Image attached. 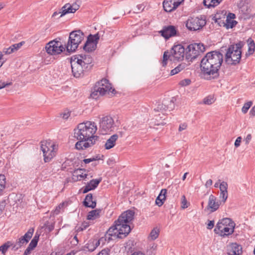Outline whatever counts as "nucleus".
Returning a JSON list of instances; mask_svg holds the SVG:
<instances>
[{"label":"nucleus","mask_w":255,"mask_h":255,"mask_svg":"<svg viewBox=\"0 0 255 255\" xmlns=\"http://www.w3.org/2000/svg\"><path fill=\"white\" fill-rule=\"evenodd\" d=\"M97 128L94 122L87 121L78 124L74 129V137L78 141L75 144L78 150H83L91 147L96 143L99 136L94 135Z\"/></svg>","instance_id":"obj_1"},{"label":"nucleus","mask_w":255,"mask_h":255,"mask_svg":"<svg viewBox=\"0 0 255 255\" xmlns=\"http://www.w3.org/2000/svg\"><path fill=\"white\" fill-rule=\"evenodd\" d=\"M223 50L220 49L209 52L201 61V70L207 76L208 80L217 79L220 76V69L223 62Z\"/></svg>","instance_id":"obj_2"},{"label":"nucleus","mask_w":255,"mask_h":255,"mask_svg":"<svg viewBox=\"0 0 255 255\" xmlns=\"http://www.w3.org/2000/svg\"><path fill=\"white\" fill-rule=\"evenodd\" d=\"M135 212L131 210H128L123 213L116 220L114 224L107 231L106 236H109L108 240H113L112 237L123 239L125 238L131 230L130 224L134 220ZM107 238V236H106Z\"/></svg>","instance_id":"obj_3"},{"label":"nucleus","mask_w":255,"mask_h":255,"mask_svg":"<svg viewBox=\"0 0 255 255\" xmlns=\"http://www.w3.org/2000/svg\"><path fill=\"white\" fill-rule=\"evenodd\" d=\"M243 46L244 43L242 41L229 45L225 54L226 62H228L230 60L232 65H236L240 63L242 57L241 49Z\"/></svg>","instance_id":"obj_4"},{"label":"nucleus","mask_w":255,"mask_h":255,"mask_svg":"<svg viewBox=\"0 0 255 255\" xmlns=\"http://www.w3.org/2000/svg\"><path fill=\"white\" fill-rule=\"evenodd\" d=\"M84 39V34L80 29L74 30L69 34L68 42L65 44L66 51L71 53L76 51L79 44Z\"/></svg>","instance_id":"obj_5"},{"label":"nucleus","mask_w":255,"mask_h":255,"mask_svg":"<svg viewBox=\"0 0 255 255\" xmlns=\"http://www.w3.org/2000/svg\"><path fill=\"white\" fill-rule=\"evenodd\" d=\"M206 48L203 43H192L189 44L186 49V59L193 62L201 53L205 51Z\"/></svg>","instance_id":"obj_6"},{"label":"nucleus","mask_w":255,"mask_h":255,"mask_svg":"<svg viewBox=\"0 0 255 255\" xmlns=\"http://www.w3.org/2000/svg\"><path fill=\"white\" fill-rule=\"evenodd\" d=\"M116 127L113 119L111 116H107L100 120L99 130L102 134H106L108 132L114 131Z\"/></svg>","instance_id":"obj_7"},{"label":"nucleus","mask_w":255,"mask_h":255,"mask_svg":"<svg viewBox=\"0 0 255 255\" xmlns=\"http://www.w3.org/2000/svg\"><path fill=\"white\" fill-rule=\"evenodd\" d=\"M57 39L58 38H56L46 44L45 48L48 54L51 55H58L65 50V46H64Z\"/></svg>","instance_id":"obj_8"},{"label":"nucleus","mask_w":255,"mask_h":255,"mask_svg":"<svg viewBox=\"0 0 255 255\" xmlns=\"http://www.w3.org/2000/svg\"><path fill=\"white\" fill-rule=\"evenodd\" d=\"M206 24L204 15L200 17H190L186 23V26L190 31H196L201 29Z\"/></svg>","instance_id":"obj_9"},{"label":"nucleus","mask_w":255,"mask_h":255,"mask_svg":"<svg viewBox=\"0 0 255 255\" xmlns=\"http://www.w3.org/2000/svg\"><path fill=\"white\" fill-rule=\"evenodd\" d=\"M235 227V226H233V227H222V226L221 225V223H218L214 230V232L215 234H219L221 237L225 238L232 235L234 233Z\"/></svg>","instance_id":"obj_10"},{"label":"nucleus","mask_w":255,"mask_h":255,"mask_svg":"<svg viewBox=\"0 0 255 255\" xmlns=\"http://www.w3.org/2000/svg\"><path fill=\"white\" fill-rule=\"evenodd\" d=\"M185 53V48L181 44H177L172 47L170 51L173 57L171 60L181 61L183 59Z\"/></svg>","instance_id":"obj_11"},{"label":"nucleus","mask_w":255,"mask_h":255,"mask_svg":"<svg viewBox=\"0 0 255 255\" xmlns=\"http://www.w3.org/2000/svg\"><path fill=\"white\" fill-rule=\"evenodd\" d=\"M71 66L72 74L75 78H79L84 74V68H86L81 63L77 60L73 61L71 59Z\"/></svg>","instance_id":"obj_12"},{"label":"nucleus","mask_w":255,"mask_h":255,"mask_svg":"<svg viewBox=\"0 0 255 255\" xmlns=\"http://www.w3.org/2000/svg\"><path fill=\"white\" fill-rule=\"evenodd\" d=\"M177 33L178 31L176 27L172 25L164 26L162 29L159 31L160 35L166 40L177 35Z\"/></svg>","instance_id":"obj_13"},{"label":"nucleus","mask_w":255,"mask_h":255,"mask_svg":"<svg viewBox=\"0 0 255 255\" xmlns=\"http://www.w3.org/2000/svg\"><path fill=\"white\" fill-rule=\"evenodd\" d=\"M95 86L97 88L101 89V91H105V94L108 92L112 93V95H115L117 92L114 88L111 87V84L109 83V81L105 78L102 79L100 81L96 83Z\"/></svg>","instance_id":"obj_14"},{"label":"nucleus","mask_w":255,"mask_h":255,"mask_svg":"<svg viewBox=\"0 0 255 255\" xmlns=\"http://www.w3.org/2000/svg\"><path fill=\"white\" fill-rule=\"evenodd\" d=\"M184 0H164L163 2L164 10L170 12L175 10Z\"/></svg>","instance_id":"obj_15"},{"label":"nucleus","mask_w":255,"mask_h":255,"mask_svg":"<svg viewBox=\"0 0 255 255\" xmlns=\"http://www.w3.org/2000/svg\"><path fill=\"white\" fill-rule=\"evenodd\" d=\"M41 150L43 152L44 160L45 162H49L55 155L53 149H50L47 145V142H41Z\"/></svg>","instance_id":"obj_16"},{"label":"nucleus","mask_w":255,"mask_h":255,"mask_svg":"<svg viewBox=\"0 0 255 255\" xmlns=\"http://www.w3.org/2000/svg\"><path fill=\"white\" fill-rule=\"evenodd\" d=\"M71 60L75 61L77 60L78 61L81 63L86 68L93 61V59L90 55H86L85 54H81L74 55L71 57Z\"/></svg>","instance_id":"obj_17"},{"label":"nucleus","mask_w":255,"mask_h":255,"mask_svg":"<svg viewBox=\"0 0 255 255\" xmlns=\"http://www.w3.org/2000/svg\"><path fill=\"white\" fill-rule=\"evenodd\" d=\"M242 246L236 243L230 245L228 249V255H241L242 254Z\"/></svg>","instance_id":"obj_18"},{"label":"nucleus","mask_w":255,"mask_h":255,"mask_svg":"<svg viewBox=\"0 0 255 255\" xmlns=\"http://www.w3.org/2000/svg\"><path fill=\"white\" fill-rule=\"evenodd\" d=\"M216 200V197L213 194L209 196L207 210H210V213H213L219 208L220 203Z\"/></svg>","instance_id":"obj_19"},{"label":"nucleus","mask_w":255,"mask_h":255,"mask_svg":"<svg viewBox=\"0 0 255 255\" xmlns=\"http://www.w3.org/2000/svg\"><path fill=\"white\" fill-rule=\"evenodd\" d=\"M102 178L101 177L91 180L85 186L83 187V193L85 194L91 190L95 189L102 181Z\"/></svg>","instance_id":"obj_20"},{"label":"nucleus","mask_w":255,"mask_h":255,"mask_svg":"<svg viewBox=\"0 0 255 255\" xmlns=\"http://www.w3.org/2000/svg\"><path fill=\"white\" fill-rule=\"evenodd\" d=\"M83 204L85 207L94 209L96 207V200H93V195L89 193L86 196L83 202Z\"/></svg>","instance_id":"obj_21"},{"label":"nucleus","mask_w":255,"mask_h":255,"mask_svg":"<svg viewBox=\"0 0 255 255\" xmlns=\"http://www.w3.org/2000/svg\"><path fill=\"white\" fill-rule=\"evenodd\" d=\"M167 190L166 189H162L155 200V204L159 207L161 206L166 200Z\"/></svg>","instance_id":"obj_22"},{"label":"nucleus","mask_w":255,"mask_h":255,"mask_svg":"<svg viewBox=\"0 0 255 255\" xmlns=\"http://www.w3.org/2000/svg\"><path fill=\"white\" fill-rule=\"evenodd\" d=\"M73 8L71 6V4L70 3H67L64 4L62 8L60 9L59 13H61V15L59 17L65 15L69 13H74Z\"/></svg>","instance_id":"obj_23"},{"label":"nucleus","mask_w":255,"mask_h":255,"mask_svg":"<svg viewBox=\"0 0 255 255\" xmlns=\"http://www.w3.org/2000/svg\"><path fill=\"white\" fill-rule=\"evenodd\" d=\"M118 136L117 134H114L110 136L105 144V149H110L114 147L116 144V141L118 138Z\"/></svg>","instance_id":"obj_24"},{"label":"nucleus","mask_w":255,"mask_h":255,"mask_svg":"<svg viewBox=\"0 0 255 255\" xmlns=\"http://www.w3.org/2000/svg\"><path fill=\"white\" fill-rule=\"evenodd\" d=\"M176 99L175 97H172L169 100L168 99H164L163 101L162 105L164 106V110H172L174 108V103Z\"/></svg>","instance_id":"obj_25"},{"label":"nucleus","mask_w":255,"mask_h":255,"mask_svg":"<svg viewBox=\"0 0 255 255\" xmlns=\"http://www.w3.org/2000/svg\"><path fill=\"white\" fill-rule=\"evenodd\" d=\"M105 95V91H101V89L97 88V86H94L92 89L90 96L93 99H97L99 96H104Z\"/></svg>","instance_id":"obj_26"},{"label":"nucleus","mask_w":255,"mask_h":255,"mask_svg":"<svg viewBox=\"0 0 255 255\" xmlns=\"http://www.w3.org/2000/svg\"><path fill=\"white\" fill-rule=\"evenodd\" d=\"M102 211L101 209H96L89 212L87 216V219L88 220H93L100 217V214Z\"/></svg>","instance_id":"obj_27"},{"label":"nucleus","mask_w":255,"mask_h":255,"mask_svg":"<svg viewBox=\"0 0 255 255\" xmlns=\"http://www.w3.org/2000/svg\"><path fill=\"white\" fill-rule=\"evenodd\" d=\"M97 48L95 44H92L89 41H86L83 46V50L87 52H91L94 51Z\"/></svg>","instance_id":"obj_28"},{"label":"nucleus","mask_w":255,"mask_h":255,"mask_svg":"<svg viewBox=\"0 0 255 255\" xmlns=\"http://www.w3.org/2000/svg\"><path fill=\"white\" fill-rule=\"evenodd\" d=\"M100 35L99 33H97L95 34L92 35L90 34L87 37V39L86 41H89V42L92 44H95L96 46L98 43V41L100 39Z\"/></svg>","instance_id":"obj_29"},{"label":"nucleus","mask_w":255,"mask_h":255,"mask_svg":"<svg viewBox=\"0 0 255 255\" xmlns=\"http://www.w3.org/2000/svg\"><path fill=\"white\" fill-rule=\"evenodd\" d=\"M218 223H221L222 227L230 226L233 227L235 226V223L230 218H224L221 221H219Z\"/></svg>","instance_id":"obj_30"},{"label":"nucleus","mask_w":255,"mask_h":255,"mask_svg":"<svg viewBox=\"0 0 255 255\" xmlns=\"http://www.w3.org/2000/svg\"><path fill=\"white\" fill-rule=\"evenodd\" d=\"M186 65L185 63H182L179 64L177 67L171 71L170 75L172 76L178 73L181 71L185 69Z\"/></svg>","instance_id":"obj_31"},{"label":"nucleus","mask_w":255,"mask_h":255,"mask_svg":"<svg viewBox=\"0 0 255 255\" xmlns=\"http://www.w3.org/2000/svg\"><path fill=\"white\" fill-rule=\"evenodd\" d=\"M6 178L4 175L0 174V195L3 194L5 188Z\"/></svg>","instance_id":"obj_32"},{"label":"nucleus","mask_w":255,"mask_h":255,"mask_svg":"<svg viewBox=\"0 0 255 255\" xmlns=\"http://www.w3.org/2000/svg\"><path fill=\"white\" fill-rule=\"evenodd\" d=\"M92 240H90L88 243L84 246L83 250L88 251L90 252H93L95 250Z\"/></svg>","instance_id":"obj_33"},{"label":"nucleus","mask_w":255,"mask_h":255,"mask_svg":"<svg viewBox=\"0 0 255 255\" xmlns=\"http://www.w3.org/2000/svg\"><path fill=\"white\" fill-rule=\"evenodd\" d=\"M171 56V54L168 50L164 52L161 63L163 67H165L167 65V60Z\"/></svg>","instance_id":"obj_34"},{"label":"nucleus","mask_w":255,"mask_h":255,"mask_svg":"<svg viewBox=\"0 0 255 255\" xmlns=\"http://www.w3.org/2000/svg\"><path fill=\"white\" fill-rule=\"evenodd\" d=\"M238 22L235 20L226 19L225 27L227 29L233 28L235 27Z\"/></svg>","instance_id":"obj_35"},{"label":"nucleus","mask_w":255,"mask_h":255,"mask_svg":"<svg viewBox=\"0 0 255 255\" xmlns=\"http://www.w3.org/2000/svg\"><path fill=\"white\" fill-rule=\"evenodd\" d=\"M248 42L249 45L248 51L250 52V54H252L255 50V41L251 38H250L248 40Z\"/></svg>","instance_id":"obj_36"},{"label":"nucleus","mask_w":255,"mask_h":255,"mask_svg":"<svg viewBox=\"0 0 255 255\" xmlns=\"http://www.w3.org/2000/svg\"><path fill=\"white\" fill-rule=\"evenodd\" d=\"M12 245H13V243H12L10 241H7L2 245L0 246V251L1 252L2 254H5V253L7 252L8 249Z\"/></svg>","instance_id":"obj_37"},{"label":"nucleus","mask_w":255,"mask_h":255,"mask_svg":"<svg viewBox=\"0 0 255 255\" xmlns=\"http://www.w3.org/2000/svg\"><path fill=\"white\" fill-rule=\"evenodd\" d=\"M34 228H30L28 229V231L22 236V237L23 238V240H26L28 242H29V241L30 239L32 238V236L34 233Z\"/></svg>","instance_id":"obj_38"},{"label":"nucleus","mask_w":255,"mask_h":255,"mask_svg":"<svg viewBox=\"0 0 255 255\" xmlns=\"http://www.w3.org/2000/svg\"><path fill=\"white\" fill-rule=\"evenodd\" d=\"M159 234V230L157 228H155L151 231L150 233V237L152 240H154L158 238Z\"/></svg>","instance_id":"obj_39"},{"label":"nucleus","mask_w":255,"mask_h":255,"mask_svg":"<svg viewBox=\"0 0 255 255\" xmlns=\"http://www.w3.org/2000/svg\"><path fill=\"white\" fill-rule=\"evenodd\" d=\"M54 223H51L49 221H47L44 225L45 230L48 232H51L54 228Z\"/></svg>","instance_id":"obj_40"},{"label":"nucleus","mask_w":255,"mask_h":255,"mask_svg":"<svg viewBox=\"0 0 255 255\" xmlns=\"http://www.w3.org/2000/svg\"><path fill=\"white\" fill-rule=\"evenodd\" d=\"M214 102L215 100L212 95H209L203 99V103L206 105H211Z\"/></svg>","instance_id":"obj_41"},{"label":"nucleus","mask_w":255,"mask_h":255,"mask_svg":"<svg viewBox=\"0 0 255 255\" xmlns=\"http://www.w3.org/2000/svg\"><path fill=\"white\" fill-rule=\"evenodd\" d=\"M253 105V102L252 101H249L247 103H246L243 106L242 111L244 114H246L248 112L249 109L250 108V107Z\"/></svg>","instance_id":"obj_42"},{"label":"nucleus","mask_w":255,"mask_h":255,"mask_svg":"<svg viewBox=\"0 0 255 255\" xmlns=\"http://www.w3.org/2000/svg\"><path fill=\"white\" fill-rule=\"evenodd\" d=\"M81 3V1L80 0H77L75 2L71 4V6L72 8H73V11L74 13L79 9L80 8V4Z\"/></svg>","instance_id":"obj_43"},{"label":"nucleus","mask_w":255,"mask_h":255,"mask_svg":"<svg viewBox=\"0 0 255 255\" xmlns=\"http://www.w3.org/2000/svg\"><path fill=\"white\" fill-rule=\"evenodd\" d=\"M221 2V0H211L208 4V8L214 7Z\"/></svg>","instance_id":"obj_44"},{"label":"nucleus","mask_w":255,"mask_h":255,"mask_svg":"<svg viewBox=\"0 0 255 255\" xmlns=\"http://www.w3.org/2000/svg\"><path fill=\"white\" fill-rule=\"evenodd\" d=\"M145 8V6L143 4L137 5L135 11H133L134 13H139L142 11Z\"/></svg>","instance_id":"obj_45"},{"label":"nucleus","mask_w":255,"mask_h":255,"mask_svg":"<svg viewBox=\"0 0 255 255\" xmlns=\"http://www.w3.org/2000/svg\"><path fill=\"white\" fill-rule=\"evenodd\" d=\"M219 187L221 192H222V191L223 192H228V184L227 182L223 181L221 183Z\"/></svg>","instance_id":"obj_46"},{"label":"nucleus","mask_w":255,"mask_h":255,"mask_svg":"<svg viewBox=\"0 0 255 255\" xmlns=\"http://www.w3.org/2000/svg\"><path fill=\"white\" fill-rule=\"evenodd\" d=\"M188 207V202L184 195L182 196L181 208L183 209L187 208Z\"/></svg>","instance_id":"obj_47"},{"label":"nucleus","mask_w":255,"mask_h":255,"mask_svg":"<svg viewBox=\"0 0 255 255\" xmlns=\"http://www.w3.org/2000/svg\"><path fill=\"white\" fill-rule=\"evenodd\" d=\"M191 80L189 79H185L180 81L179 84L181 86H186L190 85Z\"/></svg>","instance_id":"obj_48"},{"label":"nucleus","mask_w":255,"mask_h":255,"mask_svg":"<svg viewBox=\"0 0 255 255\" xmlns=\"http://www.w3.org/2000/svg\"><path fill=\"white\" fill-rule=\"evenodd\" d=\"M16 242L21 246L22 247L24 245H26L28 242L25 240H23V238L21 237L20 238L17 239Z\"/></svg>","instance_id":"obj_49"},{"label":"nucleus","mask_w":255,"mask_h":255,"mask_svg":"<svg viewBox=\"0 0 255 255\" xmlns=\"http://www.w3.org/2000/svg\"><path fill=\"white\" fill-rule=\"evenodd\" d=\"M220 197L222 199V201L225 203L228 198V192L222 191L220 193Z\"/></svg>","instance_id":"obj_50"},{"label":"nucleus","mask_w":255,"mask_h":255,"mask_svg":"<svg viewBox=\"0 0 255 255\" xmlns=\"http://www.w3.org/2000/svg\"><path fill=\"white\" fill-rule=\"evenodd\" d=\"M110 250L108 248L103 249L101 252L99 253L97 255H110Z\"/></svg>","instance_id":"obj_51"},{"label":"nucleus","mask_w":255,"mask_h":255,"mask_svg":"<svg viewBox=\"0 0 255 255\" xmlns=\"http://www.w3.org/2000/svg\"><path fill=\"white\" fill-rule=\"evenodd\" d=\"M6 204L5 200H3L0 202V215L2 214L3 211L4 210Z\"/></svg>","instance_id":"obj_52"},{"label":"nucleus","mask_w":255,"mask_h":255,"mask_svg":"<svg viewBox=\"0 0 255 255\" xmlns=\"http://www.w3.org/2000/svg\"><path fill=\"white\" fill-rule=\"evenodd\" d=\"M70 116V112L69 111H65L64 113L61 114V116L62 117L63 119L67 120Z\"/></svg>","instance_id":"obj_53"},{"label":"nucleus","mask_w":255,"mask_h":255,"mask_svg":"<svg viewBox=\"0 0 255 255\" xmlns=\"http://www.w3.org/2000/svg\"><path fill=\"white\" fill-rule=\"evenodd\" d=\"M11 247H12L11 250L14 251H17L21 247L16 242H15V244L13 243V245L11 246Z\"/></svg>","instance_id":"obj_54"},{"label":"nucleus","mask_w":255,"mask_h":255,"mask_svg":"<svg viewBox=\"0 0 255 255\" xmlns=\"http://www.w3.org/2000/svg\"><path fill=\"white\" fill-rule=\"evenodd\" d=\"M236 15L233 13H229L228 15L225 17V15L223 16L224 19H232L233 20V19L235 18Z\"/></svg>","instance_id":"obj_55"},{"label":"nucleus","mask_w":255,"mask_h":255,"mask_svg":"<svg viewBox=\"0 0 255 255\" xmlns=\"http://www.w3.org/2000/svg\"><path fill=\"white\" fill-rule=\"evenodd\" d=\"M214 221H210L208 220V223L207 224V228L209 230H211L214 226Z\"/></svg>","instance_id":"obj_56"},{"label":"nucleus","mask_w":255,"mask_h":255,"mask_svg":"<svg viewBox=\"0 0 255 255\" xmlns=\"http://www.w3.org/2000/svg\"><path fill=\"white\" fill-rule=\"evenodd\" d=\"M2 52L5 54H10L13 52V50H12V49H10V47H9L7 48H4Z\"/></svg>","instance_id":"obj_57"},{"label":"nucleus","mask_w":255,"mask_h":255,"mask_svg":"<svg viewBox=\"0 0 255 255\" xmlns=\"http://www.w3.org/2000/svg\"><path fill=\"white\" fill-rule=\"evenodd\" d=\"M242 137L241 136H239L236 139V141L235 142V146L236 147H238L240 145V143L242 141Z\"/></svg>","instance_id":"obj_58"},{"label":"nucleus","mask_w":255,"mask_h":255,"mask_svg":"<svg viewBox=\"0 0 255 255\" xmlns=\"http://www.w3.org/2000/svg\"><path fill=\"white\" fill-rule=\"evenodd\" d=\"M217 23L220 26H223L225 27L226 21H225L224 20L222 19V18L219 17V18H218Z\"/></svg>","instance_id":"obj_59"},{"label":"nucleus","mask_w":255,"mask_h":255,"mask_svg":"<svg viewBox=\"0 0 255 255\" xmlns=\"http://www.w3.org/2000/svg\"><path fill=\"white\" fill-rule=\"evenodd\" d=\"M187 125L186 123L181 124L179 126L178 130L179 131H181L187 128Z\"/></svg>","instance_id":"obj_60"},{"label":"nucleus","mask_w":255,"mask_h":255,"mask_svg":"<svg viewBox=\"0 0 255 255\" xmlns=\"http://www.w3.org/2000/svg\"><path fill=\"white\" fill-rule=\"evenodd\" d=\"M12 83H5L4 82H2L0 80V89L4 88L5 87L11 85Z\"/></svg>","instance_id":"obj_61"},{"label":"nucleus","mask_w":255,"mask_h":255,"mask_svg":"<svg viewBox=\"0 0 255 255\" xmlns=\"http://www.w3.org/2000/svg\"><path fill=\"white\" fill-rule=\"evenodd\" d=\"M40 235L36 232L35 234V236H34L33 238L32 239V241H34L35 243H38V242L39 241Z\"/></svg>","instance_id":"obj_62"},{"label":"nucleus","mask_w":255,"mask_h":255,"mask_svg":"<svg viewBox=\"0 0 255 255\" xmlns=\"http://www.w3.org/2000/svg\"><path fill=\"white\" fill-rule=\"evenodd\" d=\"M33 250V249L28 246L26 248V249L25 250L23 255H29L31 254V251Z\"/></svg>","instance_id":"obj_63"},{"label":"nucleus","mask_w":255,"mask_h":255,"mask_svg":"<svg viewBox=\"0 0 255 255\" xmlns=\"http://www.w3.org/2000/svg\"><path fill=\"white\" fill-rule=\"evenodd\" d=\"M37 243L34 242L33 241H31L30 244L28 245V247L32 248L33 250L34 249V248L37 246Z\"/></svg>","instance_id":"obj_64"}]
</instances>
